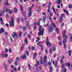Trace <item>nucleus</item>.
<instances>
[{
    "label": "nucleus",
    "mask_w": 72,
    "mask_h": 72,
    "mask_svg": "<svg viewBox=\"0 0 72 72\" xmlns=\"http://www.w3.org/2000/svg\"><path fill=\"white\" fill-rule=\"evenodd\" d=\"M8 62L9 63H12V60L9 59L8 60Z\"/></svg>",
    "instance_id": "nucleus-31"
},
{
    "label": "nucleus",
    "mask_w": 72,
    "mask_h": 72,
    "mask_svg": "<svg viewBox=\"0 0 72 72\" xmlns=\"http://www.w3.org/2000/svg\"><path fill=\"white\" fill-rule=\"evenodd\" d=\"M17 9L16 8H14V12L15 13H16L17 12Z\"/></svg>",
    "instance_id": "nucleus-18"
},
{
    "label": "nucleus",
    "mask_w": 72,
    "mask_h": 72,
    "mask_svg": "<svg viewBox=\"0 0 72 72\" xmlns=\"http://www.w3.org/2000/svg\"><path fill=\"white\" fill-rule=\"evenodd\" d=\"M26 55H29V52L28 51H27L26 52Z\"/></svg>",
    "instance_id": "nucleus-42"
},
{
    "label": "nucleus",
    "mask_w": 72,
    "mask_h": 72,
    "mask_svg": "<svg viewBox=\"0 0 72 72\" xmlns=\"http://www.w3.org/2000/svg\"><path fill=\"white\" fill-rule=\"evenodd\" d=\"M46 40H47L46 41V44L47 46H48V41H49V38L48 37H47Z\"/></svg>",
    "instance_id": "nucleus-8"
},
{
    "label": "nucleus",
    "mask_w": 72,
    "mask_h": 72,
    "mask_svg": "<svg viewBox=\"0 0 72 72\" xmlns=\"http://www.w3.org/2000/svg\"><path fill=\"white\" fill-rule=\"evenodd\" d=\"M14 18L12 17H11V21L9 22L10 23V27H13L14 26Z\"/></svg>",
    "instance_id": "nucleus-3"
},
{
    "label": "nucleus",
    "mask_w": 72,
    "mask_h": 72,
    "mask_svg": "<svg viewBox=\"0 0 72 72\" xmlns=\"http://www.w3.org/2000/svg\"><path fill=\"white\" fill-rule=\"evenodd\" d=\"M19 57H17L16 58V60H17V61H19Z\"/></svg>",
    "instance_id": "nucleus-52"
},
{
    "label": "nucleus",
    "mask_w": 72,
    "mask_h": 72,
    "mask_svg": "<svg viewBox=\"0 0 72 72\" xmlns=\"http://www.w3.org/2000/svg\"><path fill=\"white\" fill-rule=\"evenodd\" d=\"M50 16H52L53 15V13H51V12L50 13Z\"/></svg>",
    "instance_id": "nucleus-53"
},
{
    "label": "nucleus",
    "mask_w": 72,
    "mask_h": 72,
    "mask_svg": "<svg viewBox=\"0 0 72 72\" xmlns=\"http://www.w3.org/2000/svg\"><path fill=\"white\" fill-rule=\"evenodd\" d=\"M23 49H24V48H23V46H22L21 47V50H23Z\"/></svg>",
    "instance_id": "nucleus-36"
},
{
    "label": "nucleus",
    "mask_w": 72,
    "mask_h": 72,
    "mask_svg": "<svg viewBox=\"0 0 72 72\" xmlns=\"http://www.w3.org/2000/svg\"><path fill=\"white\" fill-rule=\"evenodd\" d=\"M64 72H66V71H67V70H66V69L64 68Z\"/></svg>",
    "instance_id": "nucleus-58"
},
{
    "label": "nucleus",
    "mask_w": 72,
    "mask_h": 72,
    "mask_svg": "<svg viewBox=\"0 0 72 72\" xmlns=\"http://www.w3.org/2000/svg\"><path fill=\"white\" fill-rule=\"evenodd\" d=\"M36 71H37V72H39V69L37 68L36 69Z\"/></svg>",
    "instance_id": "nucleus-62"
},
{
    "label": "nucleus",
    "mask_w": 72,
    "mask_h": 72,
    "mask_svg": "<svg viewBox=\"0 0 72 72\" xmlns=\"http://www.w3.org/2000/svg\"><path fill=\"white\" fill-rule=\"evenodd\" d=\"M5 34L6 35H8V32H5Z\"/></svg>",
    "instance_id": "nucleus-55"
},
{
    "label": "nucleus",
    "mask_w": 72,
    "mask_h": 72,
    "mask_svg": "<svg viewBox=\"0 0 72 72\" xmlns=\"http://www.w3.org/2000/svg\"><path fill=\"white\" fill-rule=\"evenodd\" d=\"M62 58L63 59H64V55L62 56Z\"/></svg>",
    "instance_id": "nucleus-61"
},
{
    "label": "nucleus",
    "mask_w": 72,
    "mask_h": 72,
    "mask_svg": "<svg viewBox=\"0 0 72 72\" xmlns=\"http://www.w3.org/2000/svg\"><path fill=\"white\" fill-rule=\"evenodd\" d=\"M57 66H58V62H57V61H56L55 63V67L57 68Z\"/></svg>",
    "instance_id": "nucleus-23"
},
{
    "label": "nucleus",
    "mask_w": 72,
    "mask_h": 72,
    "mask_svg": "<svg viewBox=\"0 0 72 72\" xmlns=\"http://www.w3.org/2000/svg\"><path fill=\"white\" fill-rule=\"evenodd\" d=\"M64 16V14H61L60 18L62 19V18H63V17Z\"/></svg>",
    "instance_id": "nucleus-33"
},
{
    "label": "nucleus",
    "mask_w": 72,
    "mask_h": 72,
    "mask_svg": "<svg viewBox=\"0 0 72 72\" xmlns=\"http://www.w3.org/2000/svg\"><path fill=\"white\" fill-rule=\"evenodd\" d=\"M26 55H23L22 57H21V58L22 59H25V58H26Z\"/></svg>",
    "instance_id": "nucleus-16"
},
{
    "label": "nucleus",
    "mask_w": 72,
    "mask_h": 72,
    "mask_svg": "<svg viewBox=\"0 0 72 72\" xmlns=\"http://www.w3.org/2000/svg\"><path fill=\"white\" fill-rule=\"evenodd\" d=\"M52 50H53V51H55V48L53 47L52 48Z\"/></svg>",
    "instance_id": "nucleus-46"
},
{
    "label": "nucleus",
    "mask_w": 72,
    "mask_h": 72,
    "mask_svg": "<svg viewBox=\"0 0 72 72\" xmlns=\"http://www.w3.org/2000/svg\"><path fill=\"white\" fill-rule=\"evenodd\" d=\"M37 27L36 26H34V30H36V29Z\"/></svg>",
    "instance_id": "nucleus-64"
},
{
    "label": "nucleus",
    "mask_w": 72,
    "mask_h": 72,
    "mask_svg": "<svg viewBox=\"0 0 72 72\" xmlns=\"http://www.w3.org/2000/svg\"><path fill=\"white\" fill-rule=\"evenodd\" d=\"M37 54L36 53H34L33 55V59H35L36 58Z\"/></svg>",
    "instance_id": "nucleus-14"
},
{
    "label": "nucleus",
    "mask_w": 72,
    "mask_h": 72,
    "mask_svg": "<svg viewBox=\"0 0 72 72\" xmlns=\"http://www.w3.org/2000/svg\"><path fill=\"white\" fill-rule=\"evenodd\" d=\"M48 44L50 45V46H49L50 47H51V43H50V42H49L48 43Z\"/></svg>",
    "instance_id": "nucleus-32"
},
{
    "label": "nucleus",
    "mask_w": 72,
    "mask_h": 72,
    "mask_svg": "<svg viewBox=\"0 0 72 72\" xmlns=\"http://www.w3.org/2000/svg\"><path fill=\"white\" fill-rule=\"evenodd\" d=\"M40 24V22L39 21L37 22V25H38V26H39Z\"/></svg>",
    "instance_id": "nucleus-56"
},
{
    "label": "nucleus",
    "mask_w": 72,
    "mask_h": 72,
    "mask_svg": "<svg viewBox=\"0 0 72 72\" xmlns=\"http://www.w3.org/2000/svg\"><path fill=\"white\" fill-rule=\"evenodd\" d=\"M24 20L25 21L27 20V17L26 16H24Z\"/></svg>",
    "instance_id": "nucleus-47"
},
{
    "label": "nucleus",
    "mask_w": 72,
    "mask_h": 72,
    "mask_svg": "<svg viewBox=\"0 0 72 72\" xmlns=\"http://www.w3.org/2000/svg\"><path fill=\"white\" fill-rule=\"evenodd\" d=\"M60 22H62V19L60 18Z\"/></svg>",
    "instance_id": "nucleus-51"
},
{
    "label": "nucleus",
    "mask_w": 72,
    "mask_h": 72,
    "mask_svg": "<svg viewBox=\"0 0 72 72\" xmlns=\"http://www.w3.org/2000/svg\"><path fill=\"white\" fill-rule=\"evenodd\" d=\"M62 68H64V64H62Z\"/></svg>",
    "instance_id": "nucleus-59"
},
{
    "label": "nucleus",
    "mask_w": 72,
    "mask_h": 72,
    "mask_svg": "<svg viewBox=\"0 0 72 72\" xmlns=\"http://www.w3.org/2000/svg\"><path fill=\"white\" fill-rule=\"evenodd\" d=\"M42 15H45V16L44 17H43V22L44 23L45 21L46 20V14L44 12H43L42 13Z\"/></svg>",
    "instance_id": "nucleus-6"
},
{
    "label": "nucleus",
    "mask_w": 72,
    "mask_h": 72,
    "mask_svg": "<svg viewBox=\"0 0 72 72\" xmlns=\"http://www.w3.org/2000/svg\"><path fill=\"white\" fill-rule=\"evenodd\" d=\"M40 63L41 64H43V61L42 60H41L40 61Z\"/></svg>",
    "instance_id": "nucleus-27"
},
{
    "label": "nucleus",
    "mask_w": 72,
    "mask_h": 72,
    "mask_svg": "<svg viewBox=\"0 0 72 72\" xmlns=\"http://www.w3.org/2000/svg\"><path fill=\"white\" fill-rule=\"evenodd\" d=\"M58 44L60 45H62V43L61 41H60L58 42Z\"/></svg>",
    "instance_id": "nucleus-35"
},
{
    "label": "nucleus",
    "mask_w": 72,
    "mask_h": 72,
    "mask_svg": "<svg viewBox=\"0 0 72 72\" xmlns=\"http://www.w3.org/2000/svg\"><path fill=\"white\" fill-rule=\"evenodd\" d=\"M60 62L61 63H63V60H62V59H61L60 60Z\"/></svg>",
    "instance_id": "nucleus-39"
},
{
    "label": "nucleus",
    "mask_w": 72,
    "mask_h": 72,
    "mask_svg": "<svg viewBox=\"0 0 72 72\" xmlns=\"http://www.w3.org/2000/svg\"><path fill=\"white\" fill-rule=\"evenodd\" d=\"M2 56H4V57L5 58H6L8 57V54H6L4 55V53H3L2 55Z\"/></svg>",
    "instance_id": "nucleus-11"
},
{
    "label": "nucleus",
    "mask_w": 72,
    "mask_h": 72,
    "mask_svg": "<svg viewBox=\"0 0 72 72\" xmlns=\"http://www.w3.org/2000/svg\"><path fill=\"white\" fill-rule=\"evenodd\" d=\"M9 51L10 53H12V51L11 50V49L10 48L9 50Z\"/></svg>",
    "instance_id": "nucleus-48"
},
{
    "label": "nucleus",
    "mask_w": 72,
    "mask_h": 72,
    "mask_svg": "<svg viewBox=\"0 0 72 72\" xmlns=\"http://www.w3.org/2000/svg\"><path fill=\"white\" fill-rule=\"evenodd\" d=\"M25 43H26V44H27V39H25Z\"/></svg>",
    "instance_id": "nucleus-37"
},
{
    "label": "nucleus",
    "mask_w": 72,
    "mask_h": 72,
    "mask_svg": "<svg viewBox=\"0 0 72 72\" xmlns=\"http://www.w3.org/2000/svg\"><path fill=\"white\" fill-rule=\"evenodd\" d=\"M68 7L69 8H72V5L71 4H69L68 5Z\"/></svg>",
    "instance_id": "nucleus-24"
},
{
    "label": "nucleus",
    "mask_w": 72,
    "mask_h": 72,
    "mask_svg": "<svg viewBox=\"0 0 72 72\" xmlns=\"http://www.w3.org/2000/svg\"><path fill=\"white\" fill-rule=\"evenodd\" d=\"M62 34H63V35H65V30H64L63 32H62Z\"/></svg>",
    "instance_id": "nucleus-50"
},
{
    "label": "nucleus",
    "mask_w": 72,
    "mask_h": 72,
    "mask_svg": "<svg viewBox=\"0 0 72 72\" xmlns=\"http://www.w3.org/2000/svg\"><path fill=\"white\" fill-rule=\"evenodd\" d=\"M50 53L51 54H52V50L51 49H50Z\"/></svg>",
    "instance_id": "nucleus-57"
},
{
    "label": "nucleus",
    "mask_w": 72,
    "mask_h": 72,
    "mask_svg": "<svg viewBox=\"0 0 72 72\" xmlns=\"http://www.w3.org/2000/svg\"><path fill=\"white\" fill-rule=\"evenodd\" d=\"M28 37H29V38H30V37H31V35L30 34H28Z\"/></svg>",
    "instance_id": "nucleus-54"
},
{
    "label": "nucleus",
    "mask_w": 72,
    "mask_h": 72,
    "mask_svg": "<svg viewBox=\"0 0 72 72\" xmlns=\"http://www.w3.org/2000/svg\"><path fill=\"white\" fill-rule=\"evenodd\" d=\"M5 51L6 53H7V52H8V49H7V48H5Z\"/></svg>",
    "instance_id": "nucleus-43"
},
{
    "label": "nucleus",
    "mask_w": 72,
    "mask_h": 72,
    "mask_svg": "<svg viewBox=\"0 0 72 72\" xmlns=\"http://www.w3.org/2000/svg\"><path fill=\"white\" fill-rule=\"evenodd\" d=\"M56 31H57V33L58 34L59 33L58 31V28H56Z\"/></svg>",
    "instance_id": "nucleus-34"
},
{
    "label": "nucleus",
    "mask_w": 72,
    "mask_h": 72,
    "mask_svg": "<svg viewBox=\"0 0 72 72\" xmlns=\"http://www.w3.org/2000/svg\"><path fill=\"white\" fill-rule=\"evenodd\" d=\"M32 12L31 11H30L28 14V17H30L32 15Z\"/></svg>",
    "instance_id": "nucleus-12"
},
{
    "label": "nucleus",
    "mask_w": 72,
    "mask_h": 72,
    "mask_svg": "<svg viewBox=\"0 0 72 72\" xmlns=\"http://www.w3.org/2000/svg\"><path fill=\"white\" fill-rule=\"evenodd\" d=\"M48 32H53V27L52 26H50L48 27Z\"/></svg>",
    "instance_id": "nucleus-5"
},
{
    "label": "nucleus",
    "mask_w": 72,
    "mask_h": 72,
    "mask_svg": "<svg viewBox=\"0 0 72 72\" xmlns=\"http://www.w3.org/2000/svg\"><path fill=\"white\" fill-rule=\"evenodd\" d=\"M70 41H72V36H71L70 37Z\"/></svg>",
    "instance_id": "nucleus-38"
},
{
    "label": "nucleus",
    "mask_w": 72,
    "mask_h": 72,
    "mask_svg": "<svg viewBox=\"0 0 72 72\" xmlns=\"http://www.w3.org/2000/svg\"><path fill=\"white\" fill-rule=\"evenodd\" d=\"M22 14L24 15V16H26V13H25V12H23L22 13Z\"/></svg>",
    "instance_id": "nucleus-40"
},
{
    "label": "nucleus",
    "mask_w": 72,
    "mask_h": 72,
    "mask_svg": "<svg viewBox=\"0 0 72 72\" xmlns=\"http://www.w3.org/2000/svg\"><path fill=\"white\" fill-rule=\"evenodd\" d=\"M4 4L6 5V6H8L9 5V3L7 2H4Z\"/></svg>",
    "instance_id": "nucleus-21"
},
{
    "label": "nucleus",
    "mask_w": 72,
    "mask_h": 72,
    "mask_svg": "<svg viewBox=\"0 0 72 72\" xmlns=\"http://www.w3.org/2000/svg\"><path fill=\"white\" fill-rule=\"evenodd\" d=\"M58 2L57 4L58 5H60V3L62 2V1L61 0H58Z\"/></svg>",
    "instance_id": "nucleus-20"
},
{
    "label": "nucleus",
    "mask_w": 72,
    "mask_h": 72,
    "mask_svg": "<svg viewBox=\"0 0 72 72\" xmlns=\"http://www.w3.org/2000/svg\"><path fill=\"white\" fill-rule=\"evenodd\" d=\"M46 59H47V57L46 55H45L44 56V59H43L44 64L45 66H48V63H47V61H46Z\"/></svg>",
    "instance_id": "nucleus-4"
},
{
    "label": "nucleus",
    "mask_w": 72,
    "mask_h": 72,
    "mask_svg": "<svg viewBox=\"0 0 72 72\" xmlns=\"http://www.w3.org/2000/svg\"><path fill=\"white\" fill-rule=\"evenodd\" d=\"M47 24L44 25V27H48V26L49 24V22L48 21H47Z\"/></svg>",
    "instance_id": "nucleus-15"
},
{
    "label": "nucleus",
    "mask_w": 72,
    "mask_h": 72,
    "mask_svg": "<svg viewBox=\"0 0 72 72\" xmlns=\"http://www.w3.org/2000/svg\"><path fill=\"white\" fill-rule=\"evenodd\" d=\"M63 37L64 39L63 41V43L64 45V48H66V40L65 39H67L68 37H67V36L65 35H63Z\"/></svg>",
    "instance_id": "nucleus-2"
},
{
    "label": "nucleus",
    "mask_w": 72,
    "mask_h": 72,
    "mask_svg": "<svg viewBox=\"0 0 72 72\" xmlns=\"http://www.w3.org/2000/svg\"><path fill=\"white\" fill-rule=\"evenodd\" d=\"M37 46H39L40 47H41V46H42V45L41 46L40 45V43L39 42H38V43H37Z\"/></svg>",
    "instance_id": "nucleus-22"
},
{
    "label": "nucleus",
    "mask_w": 72,
    "mask_h": 72,
    "mask_svg": "<svg viewBox=\"0 0 72 72\" xmlns=\"http://www.w3.org/2000/svg\"><path fill=\"white\" fill-rule=\"evenodd\" d=\"M28 68H31V66L30 65V64H29L28 65Z\"/></svg>",
    "instance_id": "nucleus-49"
},
{
    "label": "nucleus",
    "mask_w": 72,
    "mask_h": 72,
    "mask_svg": "<svg viewBox=\"0 0 72 72\" xmlns=\"http://www.w3.org/2000/svg\"><path fill=\"white\" fill-rule=\"evenodd\" d=\"M21 10L22 11H23V6H21Z\"/></svg>",
    "instance_id": "nucleus-45"
},
{
    "label": "nucleus",
    "mask_w": 72,
    "mask_h": 72,
    "mask_svg": "<svg viewBox=\"0 0 72 72\" xmlns=\"http://www.w3.org/2000/svg\"><path fill=\"white\" fill-rule=\"evenodd\" d=\"M32 49L33 50H35V47L33 46L32 47Z\"/></svg>",
    "instance_id": "nucleus-44"
},
{
    "label": "nucleus",
    "mask_w": 72,
    "mask_h": 72,
    "mask_svg": "<svg viewBox=\"0 0 72 72\" xmlns=\"http://www.w3.org/2000/svg\"><path fill=\"white\" fill-rule=\"evenodd\" d=\"M50 72H51L52 71H53V68L51 67H50Z\"/></svg>",
    "instance_id": "nucleus-30"
},
{
    "label": "nucleus",
    "mask_w": 72,
    "mask_h": 72,
    "mask_svg": "<svg viewBox=\"0 0 72 72\" xmlns=\"http://www.w3.org/2000/svg\"><path fill=\"white\" fill-rule=\"evenodd\" d=\"M14 34L12 35V37L13 38H15V36H17V33H14Z\"/></svg>",
    "instance_id": "nucleus-13"
},
{
    "label": "nucleus",
    "mask_w": 72,
    "mask_h": 72,
    "mask_svg": "<svg viewBox=\"0 0 72 72\" xmlns=\"http://www.w3.org/2000/svg\"><path fill=\"white\" fill-rule=\"evenodd\" d=\"M42 26H39V32L38 33V36H40L41 35L42 36H43V35L44 34V29L43 28L42 29Z\"/></svg>",
    "instance_id": "nucleus-1"
},
{
    "label": "nucleus",
    "mask_w": 72,
    "mask_h": 72,
    "mask_svg": "<svg viewBox=\"0 0 72 72\" xmlns=\"http://www.w3.org/2000/svg\"><path fill=\"white\" fill-rule=\"evenodd\" d=\"M48 12L49 13L51 12V11H50V6H48V9L47 10Z\"/></svg>",
    "instance_id": "nucleus-10"
},
{
    "label": "nucleus",
    "mask_w": 72,
    "mask_h": 72,
    "mask_svg": "<svg viewBox=\"0 0 72 72\" xmlns=\"http://www.w3.org/2000/svg\"><path fill=\"white\" fill-rule=\"evenodd\" d=\"M26 29V27L24 26L23 27L22 30L24 31H25Z\"/></svg>",
    "instance_id": "nucleus-29"
},
{
    "label": "nucleus",
    "mask_w": 72,
    "mask_h": 72,
    "mask_svg": "<svg viewBox=\"0 0 72 72\" xmlns=\"http://www.w3.org/2000/svg\"><path fill=\"white\" fill-rule=\"evenodd\" d=\"M32 10V8L31 7H30V8L29 9V11L30 12H31Z\"/></svg>",
    "instance_id": "nucleus-63"
},
{
    "label": "nucleus",
    "mask_w": 72,
    "mask_h": 72,
    "mask_svg": "<svg viewBox=\"0 0 72 72\" xmlns=\"http://www.w3.org/2000/svg\"><path fill=\"white\" fill-rule=\"evenodd\" d=\"M52 26H53V27H56V26H55V24H54V23H53L52 24Z\"/></svg>",
    "instance_id": "nucleus-41"
},
{
    "label": "nucleus",
    "mask_w": 72,
    "mask_h": 72,
    "mask_svg": "<svg viewBox=\"0 0 72 72\" xmlns=\"http://www.w3.org/2000/svg\"><path fill=\"white\" fill-rule=\"evenodd\" d=\"M0 20L1 21V24H2V25H3V24H4V21L3 20V18H2L1 17L0 18Z\"/></svg>",
    "instance_id": "nucleus-9"
},
{
    "label": "nucleus",
    "mask_w": 72,
    "mask_h": 72,
    "mask_svg": "<svg viewBox=\"0 0 72 72\" xmlns=\"http://www.w3.org/2000/svg\"><path fill=\"white\" fill-rule=\"evenodd\" d=\"M9 12V14H12V12H11V11H10V10L9 9H8L7 8H6L5 9H4V12Z\"/></svg>",
    "instance_id": "nucleus-7"
},
{
    "label": "nucleus",
    "mask_w": 72,
    "mask_h": 72,
    "mask_svg": "<svg viewBox=\"0 0 72 72\" xmlns=\"http://www.w3.org/2000/svg\"><path fill=\"white\" fill-rule=\"evenodd\" d=\"M22 32H20L19 33V38H21V35H22Z\"/></svg>",
    "instance_id": "nucleus-17"
},
{
    "label": "nucleus",
    "mask_w": 72,
    "mask_h": 72,
    "mask_svg": "<svg viewBox=\"0 0 72 72\" xmlns=\"http://www.w3.org/2000/svg\"><path fill=\"white\" fill-rule=\"evenodd\" d=\"M68 53H69V56H71V51L69 50L68 51Z\"/></svg>",
    "instance_id": "nucleus-19"
},
{
    "label": "nucleus",
    "mask_w": 72,
    "mask_h": 72,
    "mask_svg": "<svg viewBox=\"0 0 72 72\" xmlns=\"http://www.w3.org/2000/svg\"><path fill=\"white\" fill-rule=\"evenodd\" d=\"M57 15L58 17V18H59V17H60V15H59V14H57Z\"/></svg>",
    "instance_id": "nucleus-60"
},
{
    "label": "nucleus",
    "mask_w": 72,
    "mask_h": 72,
    "mask_svg": "<svg viewBox=\"0 0 72 72\" xmlns=\"http://www.w3.org/2000/svg\"><path fill=\"white\" fill-rule=\"evenodd\" d=\"M1 30L2 31V32L3 33H4V29H3V28H1Z\"/></svg>",
    "instance_id": "nucleus-28"
},
{
    "label": "nucleus",
    "mask_w": 72,
    "mask_h": 72,
    "mask_svg": "<svg viewBox=\"0 0 72 72\" xmlns=\"http://www.w3.org/2000/svg\"><path fill=\"white\" fill-rule=\"evenodd\" d=\"M17 22L18 23L20 22V18H17Z\"/></svg>",
    "instance_id": "nucleus-25"
},
{
    "label": "nucleus",
    "mask_w": 72,
    "mask_h": 72,
    "mask_svg": "<svg viewBox=\"0 0 72 72\" xmlns=\"http://www.w3.org/2000/svg\"><path fill=\"white\" fill-rule=\"evenodd\" d=\"M15 65V66H17L18 65V63H17V61H15L14 62Z\"/></svg>",
    "instance_id": "nucleus-26"
}]
</instances>
